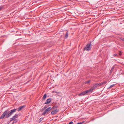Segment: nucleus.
<instances>
[{
	"label": "nucleus",
	"instance_id": "f257e3e1",
	"mask_svg": "<svg viewBox=\"0 0 124 124\" xmlns=\"http://www.w3.org/2000/svg\"><path fill=\"white\" fill-rule=\"evenodd\" d=\"M16 109L11 110L10 111L8 110H6L0 117V119H2L5 117L6 118H8L11 116L14 112L16 111Z\"/></svg>",
	"mask_w": 124,
	"mask_h": 124
},
{
	"label": "nucleus",
	"instance_id": "f03ea898",
	"mask_svg": "<svg viewBox=\"0 0 124 124\" xmlns=\"http://www.w3.org/2000/svg\"><path fill=\"white\" fill-rule=\"evenodd\" d=\"M52 110V108L51 107H49L45 110L42 113V115H44L46 114H48L51 110Z\"/></svg>",
	"mask_w": 124,
	"mask_h": 124
},
{
	"label": "nucleus",
	"instance_id": "7ed1b4c3",
	"mask_svg": "<svg viewBox=\"0 0 124 124\" xmlns=\"http://www.w3.org/2000/svg\"><path fill=\"white\" fill-rule=\"evenodd\" d=\"M91 43H89L84 48V50H86L87 51H89L91 50Z\"/></svg>",
	"mask_w": 124,
	"mask_h": 124
},
{
	"label": "nucleus",
	"instance_id": "20e7f679",
	"mask_svg": "<svg viewBox=\"0 0 124 124\" xmlns=\"http://www.w3.org/2000/svg\"><path fill=\"white\" fill-rule=\"evenodd\" d=\"M58 111V110L56 109L52 111L51 113V114L52 115H54L55 114H56Z\"/></svg>",
	"mask_w": 124,
	"mask_h": 124
},
{
	"label": "nucleus",
	"instance_id": "39448f33",
	"mask_svg": "<svg viewBox=\"0 0 124 124\" xmlns=\"http://www.w3.org/2000/svg\"><path fill=\"white\" fill-rule=\"evenodd\" d=\"M93 90V89L91 87V89L85 91L86 94L88 93H91Z\"/></svg>",
	"mask_w": 124,
	"mask_h": 124
},
{
	"label": "nucleus",
	"instance_id": "423d86ee",
	"mask_svg": "<svg viewBox=\"0 0 124 124\" xmlns=\"http://www.w3.org/2000/svg\"><path fill=\"white\" fill-rule=\"evenodd\" d=\"M51 98H49L48 99H47L46 101V102H45V104H47L50 103L51 102Z\"/></svg>",
	"mask_w": 124,
	"mask_h": 124
},
{
	"label": "nucleus",
	"instance_id": "0eeeda50",
	"mask_svg": "<svg viewBox=\"0 0 124 124\" xmlns=\"http://www.w3.org/2000/svg\"><path fill=\"white\" fill-rule=\"evenodd\" d=\"M86 91H84L81 93H80L79 94V96H83L85 95L86 94Z\"/></svg>",
	"mask_w": 124,
	"mask_h": 124
},
{
	"label": "nucleus",
	"instance_id": "6e6552de",
	"mask_svg": "<svg viewBox=\"0 0 124 124\" xmlns=\"http://www.w3.org/2000/svg\"><path fill=\"white\" fill-rule=\"evenodd\" d=\"M97 87H98V86L97 85V84H94L93 85V87H92V88L93 90L94 89L96 88Z\"/></svg>",
	"mask_w": 124,
	"mask_h": 124
},
{
	"label": "nucleus",
	"instance_id": "1a4fd4ad",
	"mask_svg": "<svg viewBox=\"0 0 124 124\" xmlns=\"http://www.w3.org/2000/svg\"><path fill=\"white\" fill-rule=\"evenodd\" d=\"M25 106H21L20 107H19L18 108V111H19L21 110Z\"/></svg>",
	"mask_w": 124,
	"mask_h": 124
},
{
	"label": "nucleus",
	"instance_id": "9d476101",
	"mask_svg": "<svg viewBox=\"0 0 124 124\" xmlns=\"http://www.w3.org/2000/svg\"><path fill=\"white\" fill-rule=\"evenodd\" d=\"M18 117V115L17 114H15V115L13 116V119H14V120L16 118H17Z\"/></svg>",
	"mask_w": 124,
	"mask_h": 124
},
{
	"label": "nucleus",
	"instance_id": "9b49d317",
	"mask_svg": "<svg viewBox=\"0 0 124 124\" xmlns=\"http://www.w3.org/2000/svg\"><path fill=\"white\" fill-rule=\"evenodd\" d=\"M116 85V84H113L112 85H111L110 86H109L108 87V89L110 88H112V87H113L115 85Z\"/></svg>",
	"mask_w": 124,
	"mask_h": 124
},
{
	"label": "nucleus",
	"instance_id": "f8f14e48",
	"mask_svg": "<svg viewBox=\"0 0 124 124\" xmlns=\"http://www.w3.org/2000/svg\"><path fill=\"white\" fill-rule=\"evenodd\" d=\"M68 32H67L65 35V37L66 38H67L68 37Z\"/></svg>",
	"mask_w": 124,
	"mask_h": 124
},
{
	"label": "nucleus",
	"instance_id": "ddd939ff",
	"mask_svg": "<svg viewBox=\"0 0 124 124\" xmlns=\"http://www.w3.org/2000/svg\"><path fill=\"white\" fill-rule=\"evenodd\" d=\"M46 94H45L43 97V99L44 100L45 99L46 97Z\"/></svg>",
	"mask_w": 124,
	"mask_h": 124
},
{
	"label": "nucleus",
	"instance_id": "4468645a",
	"mask_svg": "<svg viewBox=\"0 0 124 124\" xmlns=\"http://www.w3.org/2000/svg\"><path fill=\"white\" fill-rule=\"evenodd\" d=\"M114 67H113L111 69L110 71V73H111L113 71V70L114 69Z\"/></svg>",
	"mask_w": 124,
	"mask_h": 124
},
{
	"label": "nucleus",
	"instance_id": "2eb2a0df",
	"mask_svg": "<svg viewBox=\"0 0 124 124\" xmlns=\"http://www.w3.org/2000/svg\"><path fill=\"white\" fill-rule=\"evenodd\" d=\"M90 82H91V81L90 80H89L88 81H87L85 82V84H89Z\"/></svg>",
	"mask_w": 124,
	"mask_h": 124
},
{
	"label": "nucleus",
	"instance_id": "dca6fc26",
	"mask_svg": "<svg viewBox=\"0 0 124 124\" xmlns=\"http://www.w3.org/2000/svg\"><path fill=\"white\" fill-rule=\"evenodd\" d=\"M14 120V123H16V122H17V121H18V120L17 119H15V120Z\"/></svg>",
	"mask_w": 124,
	"mask_h": 124
},
{
	"label": "nucleus",
	"instance_id": "f3484780",
	"mask_svg": "<svg viewBox=\"0 0 124 124\" xmlns=\"http://www.w3.org/2000/svg\"><path fill=\"white\" fill-rule=\"evenodd\" d=\"M58 107L57 106H53L52 108H51L52 109V108H56Z\"/></svg>",
	"mask_w": 124,
	"mask_h": 124
},
{
	"label": "nucleus",
	"instance_id": "a211bd4d",
	"mask_svg": "<svg viewBox=\"0 0 124 124\" xmlns=\"http://www.w3.org/2000/svg\"><path fill=\"white\" fill-rule=\"evenodd\" d=\"M42 120H43V119L42 118H40V119H39V121L40 122H41Z\"/></svg>",
	"mask_w": 124,
	"mask_h": 124
},
{
	"label": "nucleus",
	"instance_id": "6ab92c4d",
	"mask_svg": "<svg viewBox=\"0 0 124 124\" xmlns=\"http://www.w3.org/2000/svg\"><path fill=\"white\" fill-rule=\"evenodd\" d=\"M14 119H13V117H12V118H11L10 119V121H12L13 120H14Z\"/></svg>",
	"mask_w": 124,
	"mask_h": 124
},
{
	"label": "nucleus",
	"instance_id": "aec40b11",
	"mask_svg": "<svg viewBox=\"0 0 124 124\" xmlns=\"http://www.w3.org/2000/svg\"><path fill=\"white\" fill-rule=\"evenodd\" d=\"M73 124V122L72 121H71L68 124Z\"/></svg>",
	"mask_w": 124,
	"mask_h": 124
},
{
	"label": "nucleus",
	"instance_id": "412c9836",
	"mask_svg": "<svg viewBox=\"0 0 124 124\" xmlns=\"http://www.w3.org/2000/svg\"><path fill=\"white\" fill-rule=\"evenodd\" d=\"M121 54H122V53H121V52L120 51L119 52V55H121Z\"/></svg>",
	"mask_w": 124,
	"mask_h": 124
},
{
	"label": "nucleus",
	"instance_id": "4be33fe9",
	"mask_svg": "<svg viewBox=\"0 0 124 124\" xmlns=\"http://www.w3.org/2000/svg\"><path fill=\"white\" fill-rule=\"evenodd\" d=\"M97 85H98V87L100 86L101 85V84H97Z\"/></svg>",
	"mask_w": 124,
	"mask_h": 124
},
{
	"label": "nucleus",
	"instance_id": "5701e85b",
	"mask_svg": "<svg viewBox=\"0 0 124 124\" xmlns=\"http://www.w3.org/2000/svg\"><path fill=\"white\" fill-rule=\"evenodd\" d=\"M2 7H0V10L2 8Z\"/></svg>",
	"mask_w": 124,
	"mask_h": 124
},
{
	"label": "nucleus",
	"instance_id": "b1692460",
	"mask_svg": "<svg viewBox=\"0 0 124 124\" xmlns=\"http://www.w3.org/2000/svg\"><path fill=\"white\" fill-rule=\"evenodd\" d=\"M121 39L123 41H124V38H123Z\"/></svg>",
	"mask_w": 124,
	"mask_h": 124
},
{
	"label": "nucleus",
	"instance_id": "393cba45",
	"mask_svg": "<svg viewBox=\"0 0 124 124\" xmlns=\"http://www.w3.org/2000/svg\"><path fill=\"white\" fill-rule=\"evenodd\" d=\"M121 39L123 41H124V38H123Z\"/></svg>",
	"mask_w": 124,
	"mask_h": 124
},
{
	"label": "nucleus",
	"instance_id": "a878e982",
	"mask_svg": "<svg viewBox=\"0 0 124 124\" xmlns=\"http://www.w3.org/2000/svg\"><path fill=\"white\" fill-rule=\"evenodd\" d=\"M47 107L46 106H45L44 108V109H45Z\"/></svg>",
	"mask_w": 124,
	"mask_h": 124
},
{
	"label": "nucleus",
	"instance_id": "bb28decb",
	"mask_svg": "<svg viewBox=\"0 0 124 124\" xmlns=\"http://www.w3.org/2000/svg\"><path fill=\"white\" fill-rule=\"evenodd\" d=\"M100 84H101V85H102L103 84V83H100Z\"/></svg>",
	"mask_w": 124,
	"mask_h": 124
},
{
	"label": "nucleus",
	"instance_id": "cd10ccee",
	"mask_svg": "<svg viewBox=\"0 0 124 124\" xmlns=\"http://www.w3.org/2000/svg\"><path fill=\"white\" fill-rule=\"evenodd\" d=\"M14 122H13V123H12V124H14Z\"/></svg>",
	"mask_w": 124,
	"mask_h": 124
},
{
	"label": "nucleus",
	"instance_id": "c85d7f7f",
	"mask_svg": "<svg viewBox=\"0 0 124 124\" xmlns=\"http://www.w3.org/2000/svg\"><path fill=\"white\" fill-rule=\"evenodd\" d=\"M115 55L116 56V54H115Z\"/></svg>",
	"mask_w": 124,
	"mask_h": 124
}]
</instances>
